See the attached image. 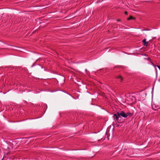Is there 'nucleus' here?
Wrapping results in <instances>:
<instances>
[{
    "mask_svg": "<svg viewBox=\"0 0 160 160\" xmlns=\"http://www.w3.org/2000/svg\"><path fill=\"white\" fill-rule=\"evenodd\" d=\"M118 79H120V81H121V82L122 81V77L121 76H119L118 77Z\"/></svg>",
    "mask_w": 160,
    "mask_h": 160,
    "instance_id": "0eeeda50",
    "label": "nucleus"
},
{
    "mask_svg": "<svg viewBox=\"0 0 160 160\" xmlns=\"http://www.w3.org/2000/svg\"><path fill=\"white\" fill-rule=\"evenodd\" d=\"M152 65H153V66H154V67H155L156 66L158 68V69H159V70H160V66H158V65H157V66H156V65H155L153 63H152Z\"/></svg>",
    "mask_w": 160,
    "mask_h": 160,
    "instance_id": "423d86ee",
    "label": "nucleus"
},
{
    "mask_svg": "<svg viewBox=\"0 0 160 160\" xmlns=\"http://www.w3.org/2000/svg\"><path fill=\"white\" fill-rule=\"evenodd\" d=\"M131 19H135V18L132 17V16H130V17L128 18V20H130Z\"/></svg>",
    "mask_w": 160,
    "mask_h": 160,
    "instance_id": "20e7f679",
    "label": "nucleus"
},
{
    "mask_svg": "<svg viewBox=\"0 0 160 160\" xmlns=\"http://www.w3.org/2000/svg\"><path fill=\"white\" fill-rule=\"evenodd\" d=\"M143 42L144 45L145 46H147L148 45V42H146V40L145 39H144L142 41Z\"/></svg>",
    "mask_w": 160,
    "mask_h": 160,
    "instance_id": "7ed1b4c3",
    "label": "nucleus"
},
{
    "mask_svg": "<svg viewBox=\"0 0 160 160\" xmlns=\"http://www.w3.org/2000/svg\"><path fill=\"white\" fill-rule=\"evenodd\" d=\"M113 118L115 121H117L119 123L122 122L121 118L119 112H118L117 113L114 114L113 116Z\"/></svg>",
    "mask_w": 160,
    "mask_h": 160,
    "instance_id": "f257e3e1",
    "label": "nucleus"
},
{
    "mask_svg": "<svg viewBox=\"0 0 160 160\" xmlns=\"http://www.w3.org/2000/svg\"><path fill=\"white\" fill-rule=\"evenodd\" d=\"M125 14H128V12H125Z\"/></svg>",
    "mask_w": 160,
    "mask_h": 160,
    "instance_id": "6e6552de",
    "label": "nucleus"
},
{
    "mask_svg": "<svg viewBox=\"0 0 160 160\" xmlns=\"http://www.w3.org/2000/svg\"><path fill=\"white\" fill-rule=\"evenodd\" d=\"M119 114L120 116H121L122 117L126 118L127 117V115H126V114L125 112L123 111L121 112L120 113L119 112Z\"/></svg>",
    "mask_w": 160,
    "mask_h": 160,
    "instance_id": "f03ea898",
    "label": "nucleus"
},
{
    "mask_svg": "<svg viewBox=\"0 0 160 160\" xmlns=\"http://www.w3.org/2000/svg\"><path fill=\"white\" fill-rule=\"evenodd\" d=\"M117 21H120V20H117Z\"/></svg>",
    "mask_w": 160,
    "mask_h": 160,
    "instance_id": "1a4fd4ad",
    "label": "nucleus"
},
{
    "mask_svg": "<svg viewBox=\"0 0 160 160\" xmlns=\"http://www.w3.org/2000/svg\"><path fill=\"white\" fill-rule=\"evenodd\" d=\"M126 115H127V117L128 116H132V114L130 112H127V113H126Z\"/></svg>",
    "mask_w": 160,
    "mask_h": 160,
    "instance_id": "39448f33",
    "label": "nucleus"
}]
</instances>
